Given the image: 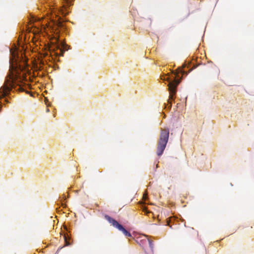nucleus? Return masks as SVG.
<instances>
[{"mask_svg":"<svg viewBox=\"0 0 254 254\" xmlns=\"http://www.w3.org/2000/svg\"><path fill=\"white\" fill-rule=\"evenodd\" d=\"M180 72L183 74H185V71H183L182 69L181 70Z\"/></svg>","mask_w":254,"mask_h":254,"instance_id":"12","label":"nucleus"},{"mask_svg":"<svg viewBox=\"0 0 254 254\" xmlns=\"http://www.w3.org/2000/svg\"><path fill=\"white\" fill-rule=\"evenodd\" d=\"M50 9H51V14L53 15V14H55V11H57V10H55V8L53 9H52L51 8H50Z\"/></svg>","mask_w":254,"mask_h":254,"instance_id":"8","label":"nucleus"},{"mask_svg":"<svg viewBox=\"0 0 254 254\" xmlns=\"http://www.w3.org/2000/svg\"><path fill=\"white\" fill-rule=\"evenodd\" d=\"M170 77L168 75H166L164 78H162L163 80H168V90L170 91V99L173 100V96L176 93V89L178 84L180 83L179 80L176 79V77L172 76V79H170Z\"/></svg>","mask_w":254,"mask_h":254,"instance_id":"3","label":"nucleus"},{"mask_svg":"<svg viewBox=\"0 0 254 254\" xmlns=\"http://www.w3.org/2000/svg\"><path fill=\"white\" fill-rule=\"evenodd\" d=\"M66 4L68 5H70L71 4V2L73 0H64Z\"/></svg>","mask_w":254,"mask_h":254,"instance_id":"6","label":"nucleus"},{"mask_svg":"<svg viewBox=\"0 0 254 254\" xmlns=\"http://www.w3.org/2000/svg\"><path fill=\"white\" fill-rule=\"evenodd\" d=\"M58 9V8H57ZM55 15L58 16L59 13L61 14L63 16H65L68 13V11L66 10L65 5H64L63 7L57 9V11L54 12Z\"/></svg>","mask_w":254,"mask_h":254,"instance_id":"5","label":"nucleus"},{"mask_svg":"<svg viewBox=\"0 0 254 254\" xmlns=\"http://www.w3.org/2000/svg\"><path fill=\"white\" fill-rule=\"evenodd\" d=\"M64 241H65V242L66 243V245H69V243L67 242V238L64 236Z\"/></svg>","mask_w":254,"mask_h":254,"instance_id":"7","label":"nucleus"},{"mask_svg":"<svg viewBox=\"0 0 254 254\" xmlns=\"http://www.w3.org/2000/svg\"><path fill=\"white\" fill-rule=\"evenodd\" d=\"M106 218L110 223L112 224L113 226L118 229L119 230L122 231L125 236H126L127 237H129L131 236L130 233L127 231L121 224H120L115 219L111 218L108 216H106Z\"/></svg>","mask_w":254,"mask_h":254,"instance_id":"4","label":"nucleus"},{"mask_svg":"<svg viewBox=\"0 0 254 254\" xmlns=\"http://www.w3.org/2000/svg\"><path fill=\"white\" fill-rule=\"evenodd\" d=\"M147 198V194L146 193H144L143 195V199L144 200H146Z\"/></svg>","mask_w":254,"mask_h":254,"instance_id":"10","label":"nucleus"},{"mask_svg":"<svg viewBox=\"0 0 254 254\" xmlns=\"http://www.w3.org/2000/svg\"><path fill=\"white\" fill-rule=\"evenodd\" d=\"M149 244L150 247L151 248H152V246H153L152 242L150 240H149Z\"/></svg>","mask_w":254,"mask_h":254,"instance_id":"9","label":"nucleus"},{"mask_svg":"<svg viewBox=\"0 0 254 254\" xmlns=\"http://www.w3.org/2000/svg\"><path fill=\"white\" fill-rule=\"evenodd\" d=\"M169 130L168 128L161 129L158 143L157 153L158 156L162 154L169 139Z\"/></svg>","mask_w":254,"mask_h":254,"instance_id":"2","label":"nucleus"},{"mask_svg":"<svg viewBox=\"0 0 254 254\" xmlns=\"http://www.w3.org/2000/svg\"><path fill=\"white\" fill-rule=\"evenodd\" d=\"M12 57L9 60V71L10 74L7 77L4 85L0 89V99L7 95L12 88L14 87L15 78L20 67L18 63L17 57L14 52L9 50Z\"/></svg>","mask_w":254,"mask_h":254,"instance_id":"1","label":"nucleus"},{"mask_svg":"<svg viewBox=\"0 0 254 254\" xmlns=\"http://www.w3.org/2000/svg\"><path fill=\"white\" fill-rule=\"evenodd\" d=\"M144 211L146 212V213H149V211H147L146 209H144Z\"/></svg>","mask_w":254,"mask_h":254,"instance_id":"11","label":"nucleus"}]
</instances>
